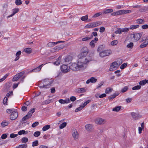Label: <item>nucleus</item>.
I'll return each mask as SVG.
<instances>
[{"instance_id": "1", "label": "nucleus", "mask_w": 148, "mask_h": 148, "mask_svg": "<svg viewBox=\"0 0 148 148\" xmlns=\"http://www.w3.org/2000/svg\"><path fill=\"white\" fill-rule=\"evenodd\" d=\"M86 63L83 62L79 60L77 64L73 63L72 64L69 66L70 69L74 71L83 69L84 68V66L85 65Z\"/></svg>"}, {"instance_id": "2", "label": "nucleus", "mask_w": 148, "mask_h": 148, "mask_svg": "<svg viewBox=\"0 0 148 148\" xmlns=\"http://www.w3.org/2000/svg\"><path fill=\"white\" fill-rule=\"evenodd\" d=\"M35 108H32L30 109V111L28 112V113L25 116H24L22 119L21 121H22V123H26L25 121L28 120L32 116L35 110Z\"/></svg>"}, {"instance_id": "3", "label": "nucleus", "mask_w": 148, "mask_h": 148, "mask_svg": "<svg viewBox=\"0 0 148 148\" xmlns=\"http://www.w3.org/2000/svg\"><path fill=\"white\" fill-rule=\"evenodd\" d=\"M88 52V49L86 47H84L82 49V52L78 56L79 58H82L85 56Z\"/></svg>"}, {"instance_id": "4", "label": "nucleus", "mask_w": 148, "mask_h": 148, "mask_svg": "<svg viewBox=\"0 0 148 148\" xmlns=\"http://www.w3.org/2000/svg\"><path fill=\"white\" fill-rule=\"evenodd\" d=\"M112 53L111 50H106L103 51L99 53V56L101 58H103L107 56H109Z\"/></svg>"}, {"instance_id": "5", "label": "nucleus", "mask_w": 148, "mask_h": 148, "mask_svg": "<svg viewBox=\"0 0 148 148\" xmlns=\"http://www.w3.org/2000/svg\"><path fill=\"white\" fill-rule=\"evenodd\" d=\"M44 88H48L51 86V84L53 83V81L50 79H45L43 80Z\"/></svg>"}, {"instance_id": "6", "label": "nucleus", "mask_w": 148, "mask_h": 148, "mask_svg": "<svg viewBox=\"0 0 148 148\" xmlns=\"http://www.w3.org/2000/svg\"><path fill=\"white\" fill-rule=\"evenodd\" d=\"M129 30V28L125 27L123 28H118L117 30L115 31V33L116 34H121L122 32H128Z\"/></svg>"}, {"instance_id": "7", "label": "nucleus", "mask_w": 148, "mask_h": 148, "mask_svg": "<svg viewBox=\"0 0 148 148\" xmlns=\"http://www.w3.org/2000/svg\"><path fill=\"white\" fill-rule=\"evenodd\" d=\"M24 73V72L22 71L16 75L12 79V81L13 82L17 81L20 78L23 76Z\"/></svg>"}, {"instance_id": "8", "label": "nucleus", "mask_w": 148, "mask_h": 148, "mask_svg": "<svg viewBox=\"0 0 148 148\" xmlns=\"http://www.w3.org/2000/svg\"><path fill=\"white\" fill-rule=\"evenodd\" d=\"M142 36V34L137 33L132 34L131 35V36L133 37L135 40H139Z\"/></svg>"}, {"instance_id": "9", "label": "nucleus", "mask_w": 148, "mask_h": 148, "mask_svg": "<svg viewBox=\"0 0 148 148\" xmlns=\"http://www.w3.org/2000/svg\"><path fill=\"white\" fill-rule=\"evenodd\" d=\"M61 71L64 73L69 72L70 71L69 67L66 65H63L61 66Z\"/></svg>"}, {"instance_id": "10", "label": "nucleus", "mask_w": 148, "mask_h": 148, "mask_svg": "<svg viewBox=\"0 0 148 148\" xmlns=\"http://www.w3.org/2000/svg\"><path fill=\"white\" fill-rule=\"evenodd\" d=\"M18 115V113L16 111H13L10 116V119L12 120H14L16 119Z\"/></svg>"}, {"instance_id": "11", "label": "nucleus", "mask_w": 148, "mask_h": 148, "mask_svg": "<svg viewBox=\"0 0 148 148\" xmlns=\"http://www.w3.org/2000/svg\"><path fill=\"white\" fill-rule=\"evenodd\" d=\"M72 136L75 140L78 139L79 134L77 130L73 129L72 131Z\"/></svg>"}, {"instance_id": "12", "label": "nucleus", "mask_w": 148, "mask_h": 148, "mask_svg": "<svg viewBox=\"0 0 148 148\" xmlns=\"http://www.w3.org/2000/svg\"><path fill=\"white\" fill-rule=\"evenodd\" d=\"M131 114L132 117L135 120L140 119L142 116L139 114L134 112H132Z\"/></svg>"}, {"instance_id": "13", "label": "nucleus", "mask_w": 148, "mask_h": 148, "mask_svg": "<svg viewBox=\"0 0 148 148\" xmlns=\"http://www.w3.org/2000/svg\"><path fill=\"white\" fill-rule=\"evenodd\" d=\"M118 66H119L116 62H113L110 66V70L112 71V70H115Z\"/></svg>"}, {"instance_id": "14", "label": "nucleus", "mask_w": 148, "mask_h": 148, "mask_svg": "<svg viewBox=\"0 0 148 148\" xmlns=\"http://www.w3.org/2000/svg\"><path fill=\"white\" fill-rule=\"evenodd\" d=\"M97 81V79L95 78L92 77L90 79L87 80L86 82V83L87 84H88L90 82L92 83H95Z\"/></svg>"}, {"instance_id": "15", "label": "nucleus", "mask_w": 148, "mask_h": 148, "mask_svg": "<svg viewBox=\"0 0 148 148\" xmlns=\"http://www.w3.org/2000/svg\"><path fill=\"white\" fill-rule=\"evenodd\" d=\"M64 41H59L55 42H50L47 44L48 46L49 47H52L54 46L55 45L61 42H64Z\"/></svg>"}, {"instance_id": "16", "label": "nucleus", "mask_w": 148, "mask_h": 148, "mask_svg": "<svg viewBox=\"0 0 148 148\" xmlns=\"http://www.w3.org/2000/svg\"><path fill=\"white\" fill-rule=\"evenodd\" d=\"M86 89L85 88H78L76 89L75 90L76 92L78 93H84L86 92Z\"/></svg>"}, {"instance_id": "17", "label": "nucleus", "mask_w": 148, "mask_h": 148, "mask_svg": "<svg viewBox=\"0 0 148 148\" xmlns=\"http://www.w3.org/2000/svg\"><path fill=\"white\" fill-rule=\"evenodd\" d=\"M96 122L99 124H103L105 122V120L101 118H99L97 119Z\"/></svg>"}, {"instance_id": "18", "label": "nucleus", "mask_w": 148, "mask_h": 148, "mask_svg": "<svg viewBox=\"0 0 148 148\" xmlns=\"http://www.w3.org/2000/svg\"><path fill=\"white\" fill-rule=\"evenodd\" d=\"M43 66V64H42L38 67H37L36 68L34 69H33L32 71V72H37L39 71L41 69L42 67Z\"/></svg>"}, {"instance_id": "19", "label": "nucleus", "mask_w": 148, "mask_h": 148, "mask_svg": "<svg viewBox=\"0 0 148 148\" xmlns=\"http://www.w3.org/2000/svg\"><path fill=\"white\" fill-rule=\"evenodd\" d=\"M19 11V9L18 8H15L13 10V13L11 15L9 16L8 18L16 14Z\"/></svg>"}, {"instance_id": "20", "label": "nucleus", "mask_w": 148, "mask_h": 148, "mask_svg": "<svg viewBox=\"0 0 148 148\" xmlns=\"http://www.w3.org/2000/svg\"><path fill=\"white\" fill-rule=\"evenodd\" d=\"M63 48V46L61 45L57 46L55 47L53 49V51H58L62 49Z\"/></svg>"}, {"instance_id": "21", "label": "nucleus", "mask_w": 148, "mask_h": 148, "mask_svg": "<svg viewBox=\"0 0 148 148\" xmlns=\"http://www.w3.org/2000/svg\"><path fill=\"white\" fill-rule=\"evenodd\" d=\"M120 14H125L131 12L130 10H119Z\"/></svg>"}, {"instance_id": "22", "label": "nucleus", "mask_w": 148, "mask_h": 148, "mask_svg": "<svg viewBox=\"0 0 148 148\" xmlns=\"http://www.w3.org/2000/svg\"><path fill=\"white\" fill-rule=\"evenodd\" d=\"M91 23V24L92 26H93V28L98 26L99 25H100L101 24V23L100 21H98L92 22Z\"/></svg>"}, {"instance_id": "23", "label": "nucleus", "mask_w": 148, "mask_h": 148, "mask_svg": "<svg viewBox=\"0 0 148 148\" xmlns=\"http://www.w3.org/2000/svg\"><path fill=\"white\" fill-rule=\"evenodd\" d=\"M61 57L59 56L56 61L53 62L54 64L56 65H59L61 62Z\"/></svg>"}, {"instance_id": "24", "label": "nucleus", "mask_w": 148, "mask_h": 148, "mask_svg": "<svg viewBox=\"0 0 148 148\" xmlns=\"http://www.w3.org/2000/svg\"><path fill=\"white\" fill-rule=\"evenodd\" d=\"M113 11V10L112 9H108L104 10L103 11V14H106L108 13L112 12Z\"/></svg>"}, {"instance_id": "25", "label": "nucleus", "mask_w": 148, "mask_h": 148, "mask_svg": "<svg viewBox=\"0 0 148 148\" xmlns=\"http://www.w3.org/2000/svg\"><path fill=\"white\" fill-rule=\"evenodd\" d=\"M121 108V106H116L113 108L112 110L115 112H118L120 110Z\"/></svg>"}, {"instance_id": "26", "label": "nucleus", "mask_w": 148, "mask_h": 148, "mask_svg": "<svg viewBox=\"0 0 148 148\" xmlns=\"http://www.w3.org/2000/svg\"><path fill=\"white\" fill-rule=\"evenodd\" d=\"M92 125L90 124H87L85 126L86 129L88 131H90L92 128Z\"/></svg>"}, {"instance_id": "27", "label": "nucleus", "mask_w": 148, "mask_h": 148, "mask_svg": "<svg viewBox=\"0 0 148 148\" xmlns=\"http://www.w3.org/2000/svg\"><path fill=\"white\" fill-rule=\"evenodd\" d=\"M118 95L119 94L114 93L113 95L110 96L108 97V99L110 100L112 99H113L116 96H118Z\"/></svg>"}, {"instance_id": "28", "label": "nucleus", "mask_w": 148, "mask_h": 148, "mask_svg": "<svg viewBox=\"0 0 148 148\" xmlns=\"http://www.w3.org/2000/svg\"><path fill=\"white\" fill-rule=\"evenodd\" d=\"M139 27V25H131L130 26V27L129 28V29H136L138 27Z\"/></svg>"}, {"instance_id": "29", "label": "nucleus", "mask_w": 148, "mask_h": 148, "mask_svg": "<svg viewBox=\"0 0 148 148\" xmlns=\"http://www.w3.org/2000/svg\"><path fill=\"white\" fill-rule=\"evenodd\" d=\"M136 22L138 24H142L143 23L145 22L144 20L141 19H137L136 21Z\"/></svg>"}, {"instance_id": "30", "label": "nucleus", "mask_w": 148, "mask_h": 148, "mask_svg": "<svg viewBox=\"0 0 148 148\" xmlns=\"http://www.w3.org/2000/svg\"><path fill=\"white\" fill-rule=\"evenodd\" d=\"M50 125H47L43 127L42 130L43 131H46L50 128Z\"/></svg>"}, {"instance_id": "31", "label": "nucleus", "mask_w": 148, "mask_h": 148, "mask_svg": "<svg viewBox=\"0 0 148 148\" xmlns=\"http://www.w3.org/2000/svg\"><path fill=\"white\" fill-rule=\"evenodd\" d=\"M44 84L43 80L40 81L39 83V87L42 88H44Z\"/></svg>"}, {"instance_id": "32", "label": "nucleus", "mask_w": 148, "mask_h": 148, "mask_svg": "<svg viewBox=\"0 0 148 148\" xmlns=\"http://www.w3.org/2000/svg\"><path fill=\"white\" fill-rule=\"evenodd\" d=\"M67 125V123L66 122H64L61 124L59 128L60 129H62L65 127Z\"/></svg>"}, {"instance_id": "33", "label": "nucleus", "mask_w": 148, "mask_h": 148, "mask_svg": "<svg viewBox=\"0 0 148 148\" xmlns=\"http://www.w3.org/2000/svg\"><path fill=\"white\" fill-rule=\"evenodd\" d=\"M24 51L26 53H30L32 52V49L30 48H27L25 49Z\"/></svg>"}, {"instance_id": "34", "label": "nucleus", "mask_w": 148, "mask_h": 148, "mask_svg": "<svg viewBox=\"0 0 148 148\" xmlns=\"http://www.w3.org/2000/svg\"><path fill=\"white\" fill-rule=\"evenodd\" d=\"M39 145L38 141V140H36L32 142V146L33 147L37 146Z\"/></svg>"}, {"instance_id": "35", "label": "nucleus", "mask_w": 148, "mask_h": 148, "mask_svg": "<svg viewBox=\"0 0 148 148\" xmlns=\"http://www.w3.org/2000/svg\"><path fill=\"white\" fill-rule=\"evenodd\" d=\"M9 75V73H8L5 75L2 78L0 79V82L3 81Z\"/></svg>"}, {"instance_id": "36", "label": "nucleus", "mask_w": 148, "mask_h": 148, "mask_svg": "<svg viewBox=\"0 0 148 148\" xmlns=\"http://www.w3.org/2000/svg\"><path fill=\"white\" fill-rule=\"evenodd\" d=\"M40 134V131H36L34 134V136L35 137H38Z\"/></svg>"}, {"instance_id": "37", "label": "nucleus", "mask_w": 148, "mask_h": 148, "mask_svg": "<svg viewBox=\"0 0 148 148\" xmlns=\"http://www.w3.org/2000/svg\"><path fill=\"white\" fill-rule=\"evenodd\" d=\"M15 4L17 5H21L22 3L21 0H16L15 1Z\"/></svg>"}, {"instance_id": "38", "label": "nucleus", "mask_w": 148, "mask_h": 148, "mask_svg": "<svg viewBox=\"0 0 148 148\" xmlns=\"http://www.w3.org/2000/svg\"><path fill=\"white\" fill-rule=\"evenodd\" d=\"M28 138L26 137H23L21 139V141L22 143H26L28 141Z\"/></svg>"}, {"instance_id": "39", "label": "nucleus", "mask_w": 148, "mask_h": 148, "mask_svg": "<svg viewBox=\"0 0 148 148\" xmlns=\"http://www.w3.org/2000/svg\"><path fill=\"white\" fill-rule=\"evenodd\" d=\"M8 122L6 121H3L1 123V125L2 127H5L6 126H7L8 125Z\"/></svg>"}, {"instance_id": "40", "label": "nucleus", "mask_w": 148, "mask_h": 148, "mask_svg": "<svg viewBox=\"0 0 148 148\" xmlns=\"http://www.w3.org/2000/svg\"><path fill=\"white\" fill-rule=\"evenodd\" d=\"M128 87L127 86H125L121 90V92L124 93L126 92L128 89Z\"/></svg>"}, {"instance_id": "41", "label": "nucleus", "mask_w": 148, "mask_h": 148, "mask_svg": "<svg viewBox=\"0 0 148 148\" xmlns=\"http://www.w3.org/2000/svg\"><path fill=\"white\" fill-rule=\"evenodd\" d=\"M147 45L148 44L146 43V42L145 41L141 44L140 47L141 48H143L146 47Z\"/></svg>"}, {"instance_id": "42", "label": "nucleus", "mask_w": 148, "mask_h": 148, "mask_svg": "<svg viewBox=\"0 0 148 148\" xmlns=\"http://www.w3.org/2000/svg\"><path fill=\"white\" fill-rule=\"evenodd\" d=\"M112 90V89L111 88H108L106 90L105 92L106 94L109 93L111 92Z\"/></svg>"}, {"instance_id": "43", "label": "nucleus", "mask_w": 148, "mask_h": 148, "mask_svg": "<svg viewBox=\"0 0 148 148\" xmlns=\"http://www.w3.org/2000/svg\"><path fill=\"white\" fill-rule=\"evenodd\" d=\"M116 62L117 64L119 66L122 63V60L121 59H118V60H117V61Z\"/></svg>"}, {"instance_id": "44", "label": "nucleus", "mask_w": 148, "mask_h": 148, "mask_svg": "<svg viewBox=\"0 0 148 148\" xmlns=\"http://www.w3.org/2000/svg\"><path fill=\"white\" fill-rule=\"evenodd\" d=\"M141 86L140 85H137L133 87L132 88V89L133 90H138L140 89Z\"/></svg>"}, {"instance_id": "45", "label": "nucleus", "mask_w": 148, "mask_h": 148, "mask_svg": "<svg viewBox=\"0 0 148 148\" xmlns=\"http://www.w3.org/2000/svg\"><path fill=\"white\" fill-rule=\"evenodd\" d=\"M119 10L117 11L114 12L111 14V15L112 16H115L120 15Z\"/></svg>"}, {"instance_id": "46", "label": "nucleus", "mask_w": 148, "mask_h": 148, "mask_svg": "<svg viewBox=\"0 0 148 148\" xmlns=\"http://www.w3.org/2000/svg\"><path fill=\"white\" fill-rule=\"evenodd\" d=\"M147 83V81L146 80H142L139 82L140 85H143Z\"/></svg>"}, {"instance_id": "47", "label": "nucleus", "mask_w": 148, "mask_h": 148, "mask_svg": "<svg viewBox=\"0 0 148 148\" xmlns=\"http://www.w3.org/2000/svg\"><path fill=\"white\" fill-rule=\"evenodd\" d=\"M85 28H92L93 26H92L91 24L90 23L87 24L85 27Z\"/></svg>"}, {"instance_id": "48", "label": "nucleus", "mask_w": 148, "mask_h": 148, "mask_svg": "<svg viewBox=\"0 0 148 148\" xmlns=\"http://www.w3.org/2000/svg\"><path fill=\"white\" fill-rule=\"evenodd\" d=\"M82 109H83V107H82V106H80V107H78L75 110V112H76L79 111H80Z\"/></svg>"}, {"instance_id": "49", "label": "nucleus", "mask_w": 148, "mask_h": 148, "mask_svg": "<svg viewBox=\"0 0 148 148\" xmlns=\"http://www.w3.org/2000/svg\"><path fill=\"white\" fill-rule=\"evenodd\" d=\"M118 43V42L116 40H114L111 42V45H114L117 44Z\"/></svg>"}, {"instance_id": "50", "label": "nucleus", "mask_w": 148, "mask_h": 148, "mask_svg": "<svg viewBox=\"0 0 148 148\" xmlns=\"http://www.w3.org/2000/svg\"><path fill=\"white\" fill-rule=\"evenodd\" d=\"M39 124V123L38 122L36 121L34 123H33L32 125V126L33 127H36Z\"/></svg>"}, {"instance_id": "51", "label": "nucleus", "mask_w": 148, "mask_h": 148, "mask_svg": "<svg viewBox=\"0 0 148 148\" xmlns=\"http://www.w3.org/2000/svg\"><path fill=\"white\" fill-rule=\"evenodd\" d=\"M127 66V64L126 63H124L122 64L121 66H120V68L121 69H124L125 67H126Z\"/></svg>"}, {"instance_id": "52", "label": "nucleus", "mask_w": 148, "mask_h": 148, "mask_svg": "<svg viewBox=\"0 0 148 148\" xmlns=\"http://www.w3.org/2000/svg\"><path fill=\"white\" fill-rule=\"evenodd\" d=\"M88 19L87 15H86L84 16H83L81 18V19L82 21H85Z\"/></svg>"}, {"instance_id": "53", "label": "nucleus", "mask_w": 148, "mask_h": 148, "mask_svg": "<svg viewBox=\"0 0 148 148\" xmlns=\"http://www.w3.org/2000/svg\"><path fill=\"white\" fill-rule=\"evenodd\" d=\"M92 36H91V37H85V38H83L82 39V41H87V40H89L91 39L92 38Z\"/></svg>"}, {"instance_id": "54", "label": "nucleus", "mask_w": 148, "mask_h": 148, "mask_svg": "<svg viewBox=\"0 0 148 148\" xmlns=\"http://www.w3.org/2000/svg\"><path fill=\"white\" fill-rule=\"evenodd\" d=\"M71 60V57H68L66 58L65 59V62H69Z\"/></svg>"}, {"instance_id": "55", "label": "nucleus", "mask_w": 148, "mask_h": 148, "mask_svg": "<svg viewBox=\"0 0 148 148\" xmlns=\"http://www.w3.org/2000/svg\"><path fill=\"white\" fill-rule=\"evenodd\" d=\"M69 99L70 100V101L73 102L76 100V98L74 96H72L70 97Z\"/></svg>"}, {"instance_id": "56", "label": "nucleus", "mask_w": 148, "mask_h": 148, "mask_svg": "<svg viewBox=\"0 0 148 148\" xmlns=\"http://www.w3.org/2000/svg\"><path fill=\"white\" fill-rule=\"evenodd\" d=\"M25 131L24 130H20L18 132V134L19 135H21L22 134H25Z\"/></svg>"}, {"instance_id": "57", "label": "nucleus", "mask_w": 148, "mask_h": 148, "mask_svg": "<svg viewBox=\"0 0 148 148\" xmlns=\"http://www.w3.org/2000/svg\"><path fill=\"white\" fill-rule=\"evenodd\" d=\"M102 14L101 12L97 13L95 14L93 16V17L96 18Z\"/></svg>"}, {"instance_id": "58", "label": "nucleus", "mask_w": 148, "mask_h": 148, "mask_svg": "<svg viewBox=\"0 0 148 148\" xmlns=\"http://www.w3.org/2000/svg\"><path fill=\"white\" fill-rule=\"evenodd\" d=\"M133 46V43L132 42H130L129 44L127 45V47L128 48H131Z\"/></svg>"}, {"instance_id": "59", "label": "nucleus", "mask_w": 148, "mask_h": 148, "mask_svg": "<svg viewBox=\"0 0 148 148\" xmlns=\"http://www.w3.org/2000/svg\"><path fill=\"white\" fill-rule=\"evenodd\" d=\"M15 110L14 109H7V110H6V112L7 113H9V114H10V113H11V112H13V111H14V110Z\"/></svg>"}, {"instance_id": "60", "label": "nucleus", "mask_w": 148, "mask_h": 148, "mask_svg": "<svg viewBox=\"0 0 148 148\" xmlns=\"http://www.w3.org/2000/svg\"><path fill=\"white\" fill-rule=\"evenodd\" d=\"M17 136L18 134L12 133L10 135V137L11 138H14L16 137Z\"/></svg>"}, {"instance_id": "61", "label": "nucleus", "mask_w": 148, "mask_h": 148, "mask_svg": "<svg viewBox=\"0 0 148 148\" xmlns=\"http://www.w3.org/2000/svg\"><path fill=\"white\" fill-rule=\"evenodd\" d=\"M142 28L143 29H148V25L145 24L143 25L142 26Z\"/></svg>"}, {"instance_id": "62", "label": "nucleus", "mask_w": 148, "mask_h": 148, "mask_svg": "<svg viewBox=\"0 0 148 148\" xmlns=\"http://www.w3.org/2000/svg\"><path fill=\"white\" fill-rule=\"evenodd\" d=\"M95 42L94 40H92L90 43V45L92 47H94L95 46Z\"/></svg>"}, {"instance_id": "63", "label": "nucleus", "mask_w": 148, "mask_h": 148, "mask_svg": "<svg viewBox=\"0 0 148 148\" xmlns=\"http://www.w3.org/2000/svg\"><path fill=\"white\" fill-rule=\"evenodd\" d=\"M105 30V28L103 27H101L100 28V31L99 32H100L102 33L104 32Z\"/></svg>"}, {"instance_id": "64", "label": "nucleus", "mask_w": 148, "mask_h": 148, "mask_svg": "<svg viewBox=\"0 0 148 148\" xmlns=\"http://www.w3.org/2000/svg\"><path fill=\"white\" fill-rule=\"evenodd\" d=\"M7 135L6 134H3L1 136V138L3 139H4L7 138Z\"/></svg>"}]
</instances>
